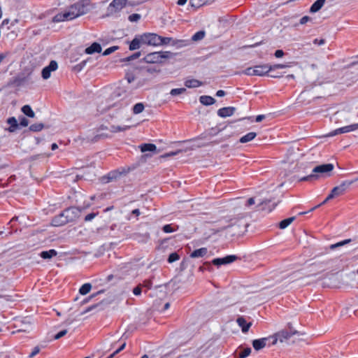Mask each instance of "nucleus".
I'll list each match as a JSON object with an SVG mask.
<instances>
[{"label":"nucleus","mask_w":358,"mask_h":358,"mask_svg":"<svg viewBox=\"0 0 358 358\" xmlns=\"http://www.w3.org/2000/svg\"><path fill=\"white\" fill-rule=\"evenodd\" d=\"M209 1H212V0H190V4L192 7L199 8L203 5H206Z\"/></svg>","instance_id":"obj_30"},{"label":"nucleus","mask_w":358,"mask_h":358,"mask_svg":"<svg viewBox=\"0 0 358 358\" xmlns=\"http://www.w3.org/2000/svg\"><path fill=\"white\" fill-rule=\"evenodd\" d=\"M141 35V39L143 45L157 46L159 36L155 33H144Z\"/></svg>","instance_id":"obj_8"},{"label":"nucleus","mask_w":358,"mask_h":358,"mask_svg":"<svg viewBox=\"0 0 358 358\" xmlns=\"http://www.w3.org/2000/svg\"><path fill=\"white\" fill-rule=\"evenodd\" d=\"M357 181L358 177L351 180H345L342 182L341 184L338 186L341 188V191H343V192L345 193L350 185H352L353 183Z\"/></svg>","instance_id":"obj_27"},{"label":"nucleus","mask_w":358,"mask_h":358,"mask_svg":"<svg viewBox=\"0 0 358 358\" xmlns=\"http://www.w3.org/2000/svg\"><path fill=\"white\" fill-rule=\"evenodd\" d=\"M40 352V348L38 346H36L31 352L29 355L28 358H33L34 356H36L37 354H38Z\"/></svg>","instance_id":"obj_53"},{"label":"nucleus","mask_w":358,"mask_h":358,"mask_svg":"<svg viewBox=\"0 0 358 358\" xmlns=\"http://www.w3.org/2000/svg\"><path fill=\"white\" fill-rule=\"evenodd\" d=\"M141 287H145L148 289H150L152 287V280L150 279H148V280H145L143 282V283H141Z\"/></svg>","instance_id":"obj_47"},{"label":"nucleus","mask_w":358,"mask_h":358,"mask_svg":"<svg viewBox=\"0 0 358 358\" xmlns=\"http://www.w3.org/2000/svg\"><path fill=\"white\" fill-rule=\"evenodd\" d=\"M141 292H142V287H141V285H140V284L133 289V293L136 296L141 295Z\"/></svg>","instance_id":"obj_54"},{"label":"nucleus","mask_w":358,"mask_h":358,"mask_svg":"<svg viewBox=\"0 0 358 358\" xmlns=\"http://www.w3.org/2000/svg\"><path fill=\"white\" fill-rule=\"evenodd\" d=\"M6 124L8 127L6 128L5 130L10 133H14L22 126V117L20 116L17 120L15 117H10L6 120Z\"/></svg>","instance_id":"obj_6"},{"label":"nucleus","mask_w":358,"mask_h":358,"mask_svg":"<svg viewBox=\"0 0 358 358\" xmlns=\"http://www.w3.org/2000/svg\"><path fill=\"white\" fill-rule=\"evenodd\" d=\"M255 76H264L271 71L270 65L267 64L255 66Z\"/></svg>","instance_id":"obj_13"},{"label":"nucleus","mask_w":358,"mask_h":358,"mask_svg":"<svg viewBox=\"0 0 358 358\" xmlns=\"http://www.w3.org/2000/svg\"><path fill=\"white\" fill-rule=\"evenodd\" d=\"M102 50L101 45L96 42H94L90 46L85 50V52L87 55H92L94 53H100Z\"/></svg>","instance_id":"obj_19"},{"label":"nucleus","mask_w":358,"mask_h":358,"mask_svg":"<svg viewBox=\"0 0 358 358\" xmlns=\"http://www.w3.org/2000/svg\"><path fill=\"white\" fill-rule=\"evenodd\" d=\"M128 83H132L135 80V76L132 73H127L125 76Z\"/></svg>","instance_id":"obj_59"},{"label":"nucleus","mask_w":358,"mask_h":358,"mask_svg":"<svg viewBox=\"0 0 358 358\" xmlns=\"http://www.w3.org/2000/svg\"><path fill=\"white\" fill-rule=\"evenodd\" d=\"M63 213L69 223L76 221L80 216L81 210L77 207H70L65 209Z\"/></svg>","instance_id":"obj_7"},{"label":"nucleus","mask_w":358,"mask_h":358,"mask_svg":"<svg viewBox=\"0 0 358 358\" xmlns=\"http://www.w3.org/2000/svg\"><path fill=\"white\" fill-rule=\"evenodd\" d=\"M97 215V213H91L88 215H87L85 217V222H89V221H91L92 219H94L96 216Z\"/></svg>","instance_id":"obj_58"},{"label":"nucleus","mask_w":358,"mask_h":358,"mask_svg":"<svg viewBox=\"0 0 358 358\" xmlns=\"http://www.w3.org/2000/svg\"><path fill=\"white\" fill-rule=\"evenodd\" d=\"M332 193H334V195H336V196H341L343 195L344 193L343 192V191H341V188L339 187V186H336V187H334L332 189Z\"/></svg>","instance_id":"obj_50"},{"label":"nucleus","mask_w":358,"mask_h":358,"mask_svg":"<svg viewBox=\"0 0 358 358\" xmlns=\"http://www.w3.org/2000/svg\"><path fill=\"white\" fill-rule=\"evenodd\" d=\"M288 327L289 329L287 330H282L275 334L273 336H271L272 342L271 345H275L279 341L280 343H288L289 339L294 335H299V332L296 330L292 329V325L290 323L288 324Z\"/></svg>","instance_id":"obj_4"},{"label":"nucleus","mask_w":358,"mask_h":358,"mask_svg":"<svg viewBox=\"0 0 358 358\" xmlns=\"http://www.w3.org/2000/svg\"><path fill=\"white\" fill-rule=\"evenodd\" d=\"M208 252L206 248H201L194 250L189 255L191 258H198L204 257Z\"/></svg>","instance_id":"obj_22"},{"label":"nucleus","mask_w":358,"mask_h":358,"mask_svg":"<svg viewBox=\"0 0 358 358\" xmlns=\"http://www.w3.org/2000/svg\"><path fill=\"white\" fill-rule=\"evenodd\" d=\"M236 110L234 107H224L218 110L217 115L221 117L231 116Z\"/></svg>","instance_id":"obj_18"},{"label":"nucleus","mask_w":358,"mask_h":358,"mask_svg":"<svg viewBox=\"0 0 358 358\" xmlns=\"http://www.w3.org/2000/svg\"><path fill=\"white\" fill-rule=\"evenodd\" d=\"M143 70L145 71L146 73H150V74H152V73L159 71V70H157L155 68H150V67L143 68Z\"/></svg>","instance_id":"obj_57"},{"label":"nucleus","mask_w":358,"mask_h":358,"mask_svg":"<svg viewBox=\"0 0 358 358\" xmlns=\"http://www.w3.org/2000/svg\"><path fill=\"white\" fill-rule=\"evenodd\" d=\"M67 334V330L64 329L58 332L57 334L55 335L54 338L55 340H58L61 338L62 337L64 336Z\"/></svg>","instance_id":"obj_51"},{"label":"nucleus","mask_w":358,"mask_h":358,"mask_svg":"<svg viewBox=\"0 0 358 358\" xmlns=\"http://www.w3.org/2000/svg\"><path fill=\"white\" fill-rule=\"evenodd\" d=\"M242 73L247 76H255V66L253 68L248 67L246 69H245Z\"/></svg>","instance_id":"obj_44"},{"label":"nucleus","mask_w":358,"mask_h":358,"mask_svg":"<svg viewBox=\"0 0 358 358\" xmlns=\"http://www.w3.org/2000/svg\"><path fill=\"white\" fill-rule=\"evenodd\" d=\"M178 152H180V151L168 152V153H166V154L162 155V157L166 158L168 157L174 156V155H177Z\"/></svg>","instance_id":"obj_60"},{"label":"nucleus","mask_w":358,"mask_h":358,"mask_svg":"<svg viewBox=\"0 0 358 358\" xmlns=\"http://www.w3.org/2000/svg\"><path fill=\"white\" fill-rule=\"evenodd\" d=\"M173 55V54L169 51L154 52L146 55L143 60L146 63L160 64L162 63L165 59H169Z\"/></svg>","instance_id":"obj_3"},{"label":"nucleus","mask_w":358,"mask_h":358,"mask_svg":"<svg viewBox=\"0 0 358 358\" xmlns=\"http://www.w3.org/2000/svg\"><path fill=\"white\" fill-rule=\"evenodd\" d=\"M140 149H141V151L142 152H148V151H150V152H155L157 150V147L155 144H152V143H143V144H141L140 146H139Z\"/></svg>","instance_id":"obj_26"},{"label":"nucleus","mask_w":358,"mask_h":358,"mask_svg":"<svg viewBox=\"0 0 358 358\" xmlns=\"http://www.w3.org/2000/svg\"><path fill=\"white\" fill-rule=\"evenodd\" d=\"M271 339V337L255 339L252 341V346L255 350H260L266 346V342Z\"/></svg>","instance_id":"obj_16"},{"label":"nucleus","mask_w":358,"mask_h":358,"mask_svg":"<svg viewBox=\"0 0 358 358\" xmlns=\"http://www.w3.org/2000/svg\"><path fill=\"white\" fill-rule=\"evenodd\" d=\"M141 18V15L138 13H134L129 16V20L130 22H138Z\"/></svg>","instance_id":"obj_48"},{"label":"nucleus","mask_w":358,"mask_h":358,"mask_svg":"<svg viewBox=\"0 0 358 358\" xmlns=\"http://www.w3.org/2000/svg\"><path fill=\"white\" fill-rule=\"evenodd\" d=\"M271 203V200H264L263 201H262L259 205L258 206L261 208L262 210H268V211H271L273 210V208H275V205L276 204H273V207L272 208H266V206L268 203Z\"/></svg>","instance_id":"obj_38"},{"label":"nucleus","mask_w":358,"mask_h":358,"mask_svg":"<svg viewBox=\"0 0 358 358\" xmlns=\"http://www.w3.org/2000/svg\"><path fill=\"white\" fill-rule=\"evenodd\" d=\"M238 259V257L236 255H231L222 258H215L212 261V264L215 266H220L221 265L232 263Z\"/></svg>","instance_id":"obj_10"},{"label":"nucleus","mask_w":358,"mask_h":358,"mask_svg":"<svg viewBox=\"0 0 358 358\" xmlns=\"http://www.w3.org/2000/svg\"><path fill=\"white\" fill-rule=\"evenodd\" d=\"M57 255V252L55 250L51 249L48 251H43L40 253V256L45 259H50L53 257H55Z\"/></svg>","instance_id":"obj_29"},{"label":"nucleus","mask_w":358,"mask_h":358,"mask_svg":"<svg viewBox=\"0 0 358 358\" xmlns=\"http://www.w3.org/2000/svg\"><path fill=\"white\" fill-rule=\"evenodd\" d=\"M43 128H44L43 124L36 123V124H33L30 125V127H29V131L37 132V131H41Z\"/></svg>","instance_id":"obj_34"},{"label":"nucleus","mask_w":358,"mask_h":358,"mask_svg":"<svg viewBox=\"0 0 358 358\" xmlns=\"http://www.w3.org/2000/svg\"><path fill=\"white\" fill-rule=\"evenodd\" d=\"M326 0H317L310 8V13H316L319 11L324 6Z\"/></svg>","instance_id":"obj_25"},{"label":"nucleus","mask_w":358,"mask_h":358,"mask_svg":"<svg viewBox=\"0 0 358 358\" xmlns=\"http://www.w3.org/2000/svg\"><path fill=\"white\" fill-rule=\"evenodd\" d=\"M141 55V52L139 51V52H135L132 55L127 57L124 60L127 62H129V61H131V60L138 58Z\"/></svg>","instance_id":"obj_49"},{"label":"nucleus","mask_w":358,"mask_h":358,"mask_svg":"<svg viewBox=\"0 0 358 358\" xmlns=\"http://www.w3.org/2000/svg\"><path fill=\"white\" fill-rule=\"evenodd\" d=\"M91 288L92 285L90 283H85L81 286V287L79 289V292L82 295H85L90 292Z\"/></svg>","instance_id":"obj_33"},{"label":"nucleus","mask_w":358,"mask_h":358,"mask_svg":"<svg viewBox=\"0 0 358 358\" xmlns=\"http://www.w3.org/2000/svg\"><path fill=\"white\" fill-rule=\"evenodd\" d=\"M24 115H26L29 117H35V113L29 105H24Z\"/></svg>","instance_id":"obj_32"},{"label":"nucleus","mask_w":358,"mask_h":358,"mask_svg":"<svg viewBox=\"0 0 358 358\" xmlns=\"http://www.w3.org/2000/svg\"><path fill=\"white\" fill-rule=\"evenodd\" d=\"M51 223L52 226L60 227L65 225L68 223V222L66 220V217H64V213L62 212L59 215L54 217Z\"/></svg>","instance_id":"obj_15"},{"label":"nucleus","mask_w":358,"mask_h":358,"mask_svg":"<svg viewBox=\"0 0 358 358\" xmlns=\"http://www.w3.org/2000/svg\"><path fill=\"white\" fill-rule=\"evenodd\" d=\"M180 259V256L177 252H173L169 255L168 258V262L169 263H173Z\"/></svg>","instance_id":"obj_41"},{"label":"nucleus","mask_w":358,"mask_h":358,"mask_svg":"<svg viewBox=\"0 0 358 358\" xmlns=\"http://www.w3.org/2000/svg\"><path fill=\"white\" fill-rule=\"evenodd\" d=\"M205 34H206L204 31H197L192 36V40L194 41H200L204 38Z\"/></svg>","instance_id":"obj_37"},{"label":"nucleus","mask_w":358,"mask_h":358,"mask_svg":"<svg viewBox=\"0 0 358 358\" xmlns=\"http://www.w3.org/2000/svg\"><path fill=\"white\" fill-rule=\"evenodd\" d=\"M129 128V126H124V127H120V126H112L111 127V131L113 132H118V131H126Z\"/></svg>","instance_id":"obj_42"},{"label":"nucleus","mask_w":358,"mask_h":358,"mask_svg":"<svg viewBox=\"0 0 358 358\" xmlns=\"http://www.w3.org/2000/svg\"><path fill=\"white\" fill-rule=\"evenodd\" d=\"M58 67L57 63L55 60H52L49 65L43 69L41 75L43 79H48L50 77L52 71H55Z\"/></svg>","instance_id":"obj_12"},{"label":"nucleus","mask_w":358,"mask_h":358,"mask_svg":"<svg viewBox=\"0 0 358 358\" xmlns=\"http://www.w3.org/2000/svg\"><path fill=\"white\" fill-rule=\"evenodd\" d=\"M36 320L33 315H24V333H30L35 329Z\"/></svg>","instance_id":"obj_9"},{"label":"nucleus","mask_w":358,"mask_h":358,"mask_svg":"<svg viewBox=\"0 0 358 358\" xmlns=\"http://www.w3.org/2000/svg\"><path fill=\"white\" fill-rule=\"evenodd\" d=\"M251 353V348H246L241 350L238 354V358H245Z\"/></svg>","instance_id":"obj_40"},{"label":"nucleus","mask_w":358,"mask_h":358,"mask_svg":"<svg viewBox=\"0 0 358 358\" xmlns=\"http://www.w3.org/2000/svg\"><path fill=\"white\" fill-rule=\"evenodd\" d=\"M358 129V123L345 126L334 130L328 134V136H334L338 134L348 133Z\"/></svg>","instance_id":"obj_11"},{"label":"nucleus","mask_w":358,"mask_h":358,"mask_svg":"<svg viewBox=\"0 0 358 358\" xmlns=\"http://www.w3.org/2000/svg\"><path fill=\"white\" fill-rule=\"evenodd\" d=\"M287 66H288L287 65L282 64L270 65L271 71H273V70L277 69H285V68H286Z\"/></svg>","instance_id":"obj_56"},{"label":"nucleus","mask_w":358,"mask_h":358,"mask_svg":"<svg viewBox=\"0 0 358 358\" xmlns=\"http://www.w3.org/2000/svg\"><path fill=\"white\" fill-rule=\"evenodd\" d=\"M313 20V19L309 17V16H303V17H301L299 20V24H306L308 22H311Z\"/></svg>","instance_id":"obj_52"},{"label":"nucleus","mask_w":358,"mask_h":358,"mask_svg":"<svg viewBox=\"0 0 358 358\" xmlns=\"http://www.w3.org/2000/svg\"><path fill=\"white\" fill-rule=\"evenodd\" d=\"M295 218H296L295 217H289V218L282 220L278 224L279 228L281 229H284L287 228L295 220Z\"/></svg>","instance_id":"obj_31"},{"label":"nucleus","mask_w":358,"mask_h":358,"mask_svg":"<svg viewBox=\"0 0 358 358\" xmlns=\"http://www.w3.org/2000/svg\"><path fill=\"white\" fill-rule=\"evenodd\" d=\"M351 241H352V240H351V239H345V240L342 241H341V242H338V243H335V244H332V245H330V247H329V248H330L331 250H334V249H336V248H339V247L343 246V245H346V244H348V243H350Z\"/></svg>","instance_id":"obj_35"},{"label":"nucleus","mask_w":358,"mask_h":358,"mask_svg":"<svg viewBox=\"0 0 358 358\" xmlns=\"http://www.w3.org/2000/svg\"><path fill=\"white\" fill-rule=\"evenodd\" d=\"M257 136V134L255 132H249L245 136H242L239 139V142L241 143H245L251 141Z\"/></svg>","instance_id":"obj_28"},{"label":"nucleus","mask_w":358,"mask_h":358,"mask_svg":"<svg viewBox=\"0 0 358 358\" xmlns=\"http://www.w3.org/2000/svg\"><path fill=\"white\" fill-rule=\"evenodd\" d=\"M264 118H265L264 115H259L256 117L255 121L257 122H259L262 121Z\"/></svg>","instance_id":"obj_63"},{"label":"nucleus","mask_w":358,"mask_h":358,"mask_svg":"<svg viewBox=\"0 0 358 358\" xmlns=\"http://www.w3.org/2000/svg\"><path fill=\"white\" fill-rule=\"evenodd\" d=\"M199 101L201 103H202L204 106L213 105L216 101L213 97L207 95L201 96L199 98Z\"/></svg>","instance_id":"obj_23"},{"label":"nucleus","mask_w":358,"mask_h":358,"mask_svg":"<svg viewBox=\"0 0 358 358\" xmlns=\"http://www.w3.org/2000/svg\"><path fill=\"white\" fill-rule=\"evenodd\" d=\"M127 0H113L109 5L108 9H114L115 12L122 10L126 5Z\"/></svg>","instance_id":"obj_14"},{"label":"nucleus","mask_w":358,"mask_h":358,"mask_svg":"<svg viewBox=\"0 0 358 358\" xmlns=\"http://www.w3.org/2000/svg\"><path fill=\"white\" fill-rule=\"evenodd\" d=\"M88 0H81L71 6L64 13L57 14L53 17V22H63L73 20L80 15H85L89 11Z\"/></svg>","instance_id":"obj_1"},{"label":"nucleus","mask_w":358,"mask_h":358,"mask_svg":"<svg viewBox=\"0 0 358 358\" xmlns=\"http://www.w3.org/2000/svg\"><path fill=\"white\" fill-rule=\"evenodd\" d=\"M162 230L165 233H171V232H173L175 231V229H173L172 228L171 224H166V225H164L163 227V228H162Z\"/></svg>","instance_id":"obj_55"},{"label":"nucleus","mask_w":358,"mask_h":358,"mask_svg":"<svg viewBox=\"0 0 358 358\" xmlns=\"http://www.w3.org/2000/svg\"><path fill=\"white\" fill-rule=\"evenodd\" d=\"M202 85V82L196 79H189L185 81V86L188 88L198 87Z\"/></svg>","instance_id":"obj_24"},{"label":"nucleus","mask_w":358,"mask_h":358,"mask_svg":"<svg viewBox=\"0 0 358 358\" xmlns=\"http://www.w3.org/2000/svg\"><path fill=\"white\" fill-rule=\"evenodd\" d=\"M171 45L173 46L182 47L187 45L185 40L173 39L171 37H163L159 36L157 41V45Z\"/></svg>","instance_id":"obj_5"},{"label":"nucleus","mask_w":358,"mask_h":358,"mask_svg":"<svg viewBox=\"0 0 358 358\" xmlns=\"http://www.w3.org/2000/svg\"><path fill=\"white\" fill-rule=\"evenodd\" d=\"M313 43L314 44H317V45H323L325 43V40L324 39H317V38H315L314 41H313Z\"/></svg>","instance_id":"obj_62"},{"label":"nucleus","mask_w":358,"mask_h":358,"mask_svg":"<svg viewBox=\"0 0 358 358\" xmlns=\"http://www.w3.org/2000/svg\"><path fill=\"white\" fill-rule=\"evenodd\" d=\"M236 322L239 327H241V330L243 333H247L252 326V323L247 322L243 317H238L236 320Z\"/></svg>","instance_id":"obj_20"},{"label":"nucleus","mask_w":358,"mask_h":358,"mask_svg":"<svg viewBox=\"0 0 358 358\" xmlns=\"http://www.w3.org/2000/svg\"><path fill=\"white\" fill-rule=\"evenodd\" d=\"M225 92L224 90H220L216 92V96L219 97L224 96L225 95Z\"/></svg>","instance_id":"obj_64"},{"label":"nucleus","mask_w":358,"mask_h":358,"mask_svg":"<svg viewBox=\"0 0 358 358\" xmlns=\"http://www.w3.org/2000/svg\"><path fill=\"white\" fill-rule=\"evenodd\" d=\"M274 55L277 58H280L284 55V52L282 50H277Z\"/></svg>","instance_id":"obj_61"},{"label":"nucleus","mask_w":358,"mask_h":358,"mask_svg":"<svg viewBox=\"0 0 358 358\" xmlns=\"http://www.w3.org/2000/svg\"><path fill=\"white\" fill-rule=\"evenodd\" d=\"M108 137V135L106 134H99L94 136L93 138L91 139L92 142H96L101 139H104Z\"/></svg>","instance_id":"obj_45"},{"label":"nucleus","mask_w":358,"mask_h":358,"mask_svg":"<svg viewBox=\"0 0 358 358\" xmlns=\"http://www.w3.org/2000/svg\"><path fill=\"white\" fill-rule=\"evenodd\" d=\"M334 168V166L332 164L315 166L313 168L311 174L300 178L299 181H311L317 180L320 177L330 176Z\"/></svg>","instance_id":"obj_2"},{"label":"nucleus","mask_w":358,"mask_h":358,"mask_svg":"<svg viewBox=\"0 0 358 358\" xmlns=\"http://www.w3.org/2000/svg\"><path fill=\"white\" fill-rule=\"evenodd\" d=\"M144 105L142 103H138L135 104L133 107V113L134 114H139L142 113L144 110Z\"/></svg>","instance_id":"obj_36"},{"label":"nucleus","mask_w":358,"mask_h":358,"mask_svg":"<svg viewBox=\"0 0 358 358\" xmlns=\"http://www.w3.org/2000/svg\"><path fill=\"white\" fill-rule=\"evenodd\" d=\"M186 92V88L182 87V88H176L172 89L170 92V94L171 96H177L180 95L181 94H183Z\"/></svg>","instance_id":"obj_39"},{"label":"nucleus","mask_w":358,"mask_h":358,"mask_svg":"<svg viewBox=\"0 0 358 358\" xmlns=\"http://www.w3.org/2000/svg\"><path fill=\"white\" fill-rule=\"evenodd\" d=\"M121 175H122V172H120L117 171H111V172L108 173L106 176H104L103 178V180L106 182H109L117 180L119 177L121 176Z\"/></svg>","instance_id":"obj_21"},{"label":"nucleus","mask_w":358,"mask_h":358,"mask_svg":"<svg viewBox=\"0 0 358 358\" xmlns=\"http://www.w3.org/2000/svg\"><path fill=\"white\" fill-rule=\"evenodd\" d=\"M118 48H119L118 46L110 47V48H107L106 50H105V51L103 52V56L109 55L111 53L114 52L115 50H117Z\"/></svg>","instance_id":"obj_43"},{"label":"nucleus","mask_w":358,"mask_h":358,"mask_svg":"<svg viewBox=\"0 0 358 358\" xmlns=\"http://www.w3.org/2000/svg\"><path fill=\"white\" fill-rule=\"evenodd\" d=\"M126 346V343H123L114 352H113L110 356H108L107 358H113L115 355L118 354L120 352H121L123 349H124Z\"/></svg>","instance_id":"obj_46"},{"label":"nucleus","mask_w":358,"mask_h":358,"mask_svg":"<svg viewBox=\"0 0 358 358\" xmlns=\"http://www.w3.org/2000/svg\"><path fill=\"white\" fill-rule=\"evenodd\" d=\"M143 41L141 39V35H136L134 39L129 43V50H136L139 49L143 45Z\"/></svg>","instance_id":"obj_17"}]
</instances>
